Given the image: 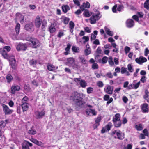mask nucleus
Wrapping results in <instances>:
<instances>
[{"mask_svg": "<svg viewBox=\"0 0 149 149\" xmlns=\"http://www.w3.org/2000/svg\"><path fill=\"white\" fill-rule=\"evenodd\" d=\"M86 96V95L82 93L74 92L72 93L70 98L73 100L77 107H81L85 103L82 100Z\"/></svg>", "mask_w": 149, "mask_h": 149, "instance_id": "f257e3e1", "label": "nucleus"}, {"mask_svg": "<svg viewBox=\"0 0 149 149\" xmlns=\"http://www.w3.org/2000/svg\"><path fill=\"white\" fill-rule=\"evenodd\" d=\"M111 135L115 138L122 140L124 138V135L119 130H117L111 132Z\"/></svg>", "mask_w": 149, "mask_h": 149, "instance_id": "f03ea898", "label": "nucleus"}, {"mask_svg": "<svg viewBox=\"0 0 149 149\" xmlns=\"http://www.w3.org/2000/svg\"><path fill=\"white\" fill-rule=\"evenodd\" d=\"M74 80L77 83V85H80V87L85 88L87 86V83L86 81L84 80L81 79L80 78H74Z\"/></svg>", "mask_w": 149, "mask_h": 149, "instance_id": "7ed1b4c3", "label": "nucleus"}, {"mask_svg": "<svg viewBox=\"0 0 149 149\" xmlns=\"http://www.w3.org/2000/svg\"><path fill=\"white\" fill-rule=\"evenodd\" d=\"M27 40L31 43L32 47L33 48H36L40 45L38 40L35 38L30 37L28 38Z\"/></svg>", "mask_w": 149, "mask_h": 149, "instance_id": "20e7f679", "label": "nucleus"}, {"mask_svg": "<svg viewBox=\"0 0 149 149\" xmlns=\"http://www.w3.org/2000/svg\"><path fill=\"white\" fill-rule=\"evenodd\" d=\"M101 17L100 13L95 15H92L90 18V23L91 24H93L96 23V20H98Z\"/></svg>", "mask_w": 149, "mask_h": 149, "instance_id": "39448f33", "label": "nucleus"}, {"mask_svg": "<svg viewBox=\"0 0 149 149\" xmlns=\"http://www.w3.org/2000/svg\"><path fill=\"white\" fill-rule=\"evenodd\" d=\"M2 106L3 110L5 115H10L12 113L13 110L9 109L7 105L3 104Z\"/></svg>", "mask_w": 149, "mask_h": 149, "instance_id": "423d86ee", "label": "nucleus"}, {"mask_svg": "<svg viewBox=\"0 0 149 149\" xmlns=\"http://www.w3.org/2000/svg\"><path fill=\"white\" fill-rule=\"evenodd\" d=\"M140 82V81L136 83V81H133L132 84H130L127 87V89L129 90L132 89H136L139 87Z\"/></svg>", "mask_w": 149, "mask_h": 149, "instance_id": "0eeeda50", "label": "nucleus"}, {"mask_svg": "<svg viewBox=\"0 0 149 149\" xmlns=\"http://www.w3.org/2000/svg\"><path fill=\"white\" fill-rule=\"evenodd\" d=\"M45 112L43 110L41 111H37L35 112V115L37 119L42 118L45 115Z\"/></svg>", "mask_w": 149, "mask_h": 149, "instance_id": "6e6552de", "label": "nucleus"}, {"mask_svg": "<svg viewBox=\"0 0 149 149\" xmlns=\"http://www.w3.org/2000/svg\"><path fill=\"white\" fill-rule=\"evenodd\" d=\"M42 19L39 16H37L34 22L35 25L36 27L37 28H39L42 24Z\"/></svg>", "mask_w": 149, "mask_h": 149, "instance_id": "1a4fd4ad", "label": "nucleus"}, {"mask_svg": "<svg viewBox=\"0 0 149 149\" xmlns=\"http://www.w3.org/2000/svg\"><path fill=\"white\" fill-rule=\"evenodd\" d=\"M27 48V45L26 44H23L20 43L18 44L17 47L16 49L18 51L21 50L25 51Z\"/></svg>", "mask_w": 149, "mask_h": 149, "instance_id": "9d476101", "label": "nucleus"}, {"mask_svg": "<svg viewBox=\"0 0 149 149\" xmlns=\"http://www.w3.org/2000/svg\"><path fill=\"white\" fill-rule=\"evenodd\" d=\"M75 59L73 58H69L67 59L66 62V65L70 67H71L74 64Z\"/></svg>", "mask_w": 149, "mask_h": 149, "instance_id": "9b49d317", "label": "nucleus"}, {"mask_svg": "<svg viewBox=\"0 0 149 149\" xmlns=\"http://www.w3.org/2000/svg\"><path fill=\"white\" fill-rule=\"evenodd\" d=\"M141 107L142 111L143 113H147L149 112V106L148 104L144 103L142 104L141 105Z\"/></svg>", "mask_w": 149, "mask_h": 149, "instance_id": "f8f14e48", "label": "nucleus"}, {"mask_svg": "<svg viewBox=\"0 0 149 149\" xmlns=\"http://www.w3.org/2000/svg\"><path fill=\"white\" fill-rule=\"evenodd\" d=\"M22 149H30L29 146H32V144L27 141H25L22 145Z\"/></svg>", "mask_w": 149, "mask_h": 149, "instance_id": "ddd939ff", "label": "nucleus"}, {"mask_svg": "<svg viewBox=\"0 0 149 149\" xmlns=\"http://www.w3.org/2000/svg\"><path fill=\"white\" fill-rule=\"evenodd\" d=\"M113 90V87L109 85L106 86L104 88V91L107 94H112Z\"/></svg>", "mask_w": 149, "mask_h": 149, "instance_id": "4468645a", "label": "nucleus"}, {"mask_svg": "<svg viewBox=\"0 0 149 149\" xmlns=\"http://www.w3.org/2000/svg\"><path fill=\"white\" fill-rule=\"evenodd\" d=\"M10 64L12 68L15 69L16 67V60L13 56H11V58L10 61Z\"/></svg>", "mask_w": 149, "mask_h": 149, "instance_id": "2eb2a0df", "label": "nucleus"}, {"mask_svg": "<svg viewBox=\"0 0 149 149\" xmlns=\"http://www.w3.org/2000/svg\"><path fill=\"white\" fill-rule=\"evenodd\" d=\"M136 62L138 64H141L143 63L146 62L147 59L145 57L140 56L139 58H136L135 60Z\"/></svg>", "mask_w": 149, "mask_h": 149, "instance_id": "dca6fc26", "label": "nucleus"}, {"mask_svg": "<svg viewBox=\"0 0 149 149\" xmlns=\"http://www.w3.org/2000/svg\"><path fill=\"white\" fill-rule=\"evenodd\" d=\"M134 25V22L132 19H128L126 22V26L128 28H131Z\"/></svg>", "mask_w": 149, "mask_h": 149, "instance_id": "f3484780", "label": "nucleus"}, {"mask_svg": "<svg viewBox=\"0 0 149 149\" xmlns=\"http://www.w3.org/2000/svg\"><path fill=\"white\" fill-rule=\"evenodd\" d=\"M20 89V88L19 86H12L11 88V93L12 94H14L16 91H19Z\"/></svg>", "mask_w": 149, "mask_h": 149, "instance_id": "a211bd4d", "label": "nucleus"}, {"mask_svg": "<svg viewBox=\"0 0 149 149\" xmlns=\"http://www.w3.org/2000/svg\"><path fill=\"white\" fill-rule=\"evenodd\" d=\"M30 141L32 142H33L34 143L36 144V145L38 146L41 147H43L44 145V144L43 143L40 141H38L36 139L33 138H31V139Z\"/></svg>", "mask_w": 149, "mask_h": 149, "instance_id": "6ab92c4d", "label": "nucleus"}, {"mask_svg": "<svg viewBox=\"0 0 149 149\" xmlns=\"http://www.w3.org/2000/svg\"><path fill=\"white\" fill-rule=\"evenodd\" d=\"M104 100L105 101H108L106 103L107 105L109 104L113 101V99L111 97L109 98V96L107 95H106L104 96Z\"/></svg>", "mask_w": 149, "mask_h": 149, "instance_id": "aec40b11", "label": "nucleus"}, {"mask_svg": "<svg viewBox=\"0 0 149 149\" xmlns=\"http://www.w3.org/2000/svg\"><path fill=\"white\" fill-rule=\"evenodd\" d=\"M90 4L88 2L86 3H84L82 6L80 7V8L81 10L82 11H83L84 10V8H89L90 7Z\"/></svg>", "mask_w": 149, "mask_h": 149, "instance_id": "412c9836", "label": "nucleus"}, {"mask_svg": "<svg viewBox=\"0 0 149 149\" xmlns=\"http://www.w3.org/2000/svg\"><path fill=\"white\" fill-rule=\"evenodd\" d=\"M29 104L28 103H22L21 105L23 111L24 112L27 111L29 108Z\"/></svg>", "mask_w": 149, "mask_h": 149, "instance_id": "4be33fe9", "label": "nucleus"}, {"mask_svg": "<svg viewBox=\"0 0 149 149\" xmlns=\"http://www.w3.org/2000/svg\"><path fill=\"white\" fill-rule=\"evenodd\" d=\"M71 45L70 43H68L67 44V46L66 48L65 49V50L66 51L65 52H64V54L67 55L69 54L70 52V49L71 46Z\"/></svg>", "mask_w": 149, "mask_h": 149, "instance_id": "5701e85b", "label": "nucleus"}, {"mask_svg": "<svg viewBox=\"0 0 149 149\" xmlns=\"http://www.w3.org/2000/svg\"><path fill=\"white\" fill-rule=\"evenodd\" d=\"M49 29L51 33H53L56 31V29L55 27L54 24H51L50 26L49 27Z\"/></svg>", "mask_w": 149, "mask_h": 149, "instance_id": "b1692460", "label": "nucleus"}, {"mask_svg": "<svg viewBox=\"0 0 149 149\" xmlns=\"http://www.w3.org/2000/svg\"><path fill=\"white\" fill-rule=\"evenodd\" d=\"M25 28L26 30L30 32H32L33 30V26L29 24H27L25 25Z\"/></svg>", "mask_w": 149, "mask_h": 149, "instance_id": "393cba45", "label": "nucleus"}, {"mask_svg": "<svg viewBox=\"0 0 149 149\" xmlns=\"http://www.w3.org/2000/svg\"><path fill=\"white\" fill-rule=\"evenodd\" d=\"M74 26V24L72 21H71L69 23V27L70 28V31L72 33L73 32Z\"/></svg>", "mask_w": 149, "mask_h": 149, "instance_id": "a878e982", "label": "nucleus"}, {"mask_svg": "<svg viewBox=\"0 0 149 149\" xmlns=\"http://www.w3.org/2000/svg\"><path fill=\"white\" fill-rule=\"evenodd\" d=\"M145 95L143 96V98L149 103V92L147 90H145Z\"/></svg>", "mask_w": 149, "mask_h": 149, "instance_id": "bb28decb", "label": "nucleus"}, {"mask_svg": "<svg viewBox=\"0 0 149 149\" xmlns=\"http://www.w3.org/2000/svg\"><path fill=\"white\" fill-rule=\"evenodd\" d=\"M120 116L119 113H117L114 116L113 118V122L120 120Z\"/></svg>", "mask_w": 149, "mask_h": 149, "instance_id": "cd10ccee", "label": "nucleus"}, {"mask_svg": "<svg viewBox=\"0 0 149 149\" xmlns=\"http://www.w3.org/2000/svg\"><path fill=\"white\" fill-rule=\"evenodd\" d=\"M1 54L2 56L5 58H8V55L6 52L3 49L0 50Z\"/></svg>", "mask_w": 149, "mask_h": 149, "instance_id": "c85d7f7f", "label": "nucleus"}, {"mask_svg": "<svg viewBox=\"0 0 149 149\" xmlns=\"http://www.w3.org/2000/svg\"><path fill=\"white\" fill-rule=\"evenodd\" d=\"M47 69L49 71H52L56 70V68L53 65L50 64L48 63L47 65Z\"/></svg>", "mask_w": 149, "mask_h": 149, "instance_id": "c756f323", "label": "nucleus"}, {"mask_svg": "<svg viewBox=\"0 0 149 149\" xmlns=\"http://www.w3.org/2000/svg\"><path fill=\"white\" fill-rule=\"evenodd\" d=\"M101 118L100 117H98L95 119V123L94 125V126L96 128L99 125V122L101 120Z\"/></svg>", "mask_w": 149, "mask_h": 149, "instance_id": "7c9ffc66", "label": "nucleus"}, {"mask_svg": "<svg viewBox=\"0 0 149 149\" xmlns=\"http://www.w3.org/2000/svg\"><path fill=\"white\" fill-rule=\"evenodd\" d=\"M8 120H6L5 121L2 120L0 122V127L1 128H4L6 124L8 123Z\"/></svg>", "mask_w": 149, "mask_h": 149, "instance_id": "2f4dec72", "label": "nucleus"}, {"mask_svg": "<svg viewBox=\"0 0 149 149\" xmlns=\"http://www.w3.org/2000/svg\"><path fill=\"white\" fill-rule=\"evenodd\" d=\"M29 64L31 65H32L34 66L38 63V61L36 60L33 59L29 61Z\"/></svg>", "mask_w": 149, "mask_h": 149, "instance_id": "473e14b6", "label": "nucleus"}, {"mask_svg": "<svg viewBox=\"0 0 149 149\" xmlns=\"http://www.w3.org/2000/svg\"><path fill=\"white\" fill-rule=\"evenodd\" d=\"M104 29L107 35L111 36H112L113 35V32L110 31L109 29L106 27H104Z\"/></svg>", "mask_w": 149, "mask_h": 149, "instance_id": "72a5a7b5", "label": "nucleus"}, {"mask_svg": "<svg viewBox=\"0 0 149 149\" xmlns=\"http://www.w3.org/2000/svg\"><path fill=\"white\" fill-rule=\"evenodd\" d=\"M20 25L18 23H17L15 26V30L16 32V35H18L19 31Z\"/></svg>", "mask_w": 149, "mask_h": 149, "instance_id": "f704fd0d", "label": "nucleus"}, {"mask_svg": "<svg viewBox=\"0 0 149 149\" xmlns=\"http://www.w3.org/2000/svg\"><path fill=\"white\" fill-rule=\"evenodd\" d=\"M113 123L114 126L116 127H120L122 124L120 120L113 122Z\"/></svg>", "mask_w": 149, "mask_h": 149, "instance_id": "c9c22d12", "label": "nucleus"}, {"mask_svg": "<svg viewBox=\"0 0 149 149\" xmlns=\"http://www.w3.org/2000/svg\"><path fill=\"white\" fill-rule=\"evenodd\" d=\"M72 49L74 53H78L79 52V48L75 46H73L72 47Z\"/></svg>", "mask_w": 149, "mask_h": 149, "instance_id": "e433bc0d", "label": "nucleus"}, {"mask_svg": "<svg viewBox=\"0 0 149 149\" xmlns=\"http://www.w3.org/2000/svg\"><path fill=\"white\" fill-rule=\"evenodd\" d=\"M62 11L65 13H66L67 11L70 10V8L68 5L63 6L62 7Z\"/></svg>", "mask_w": 149, "mask_h": 149, "instance_id": "4c0bfd02", "label": "nucleus"}, {"mask_svg": "<svg viewBox=\"0 0 149 149\" xmlns=\"http://www.w3.org/2000/svg\"><path fill=\"white\" fill-rule=\"evenodd\" d=\"M47 22L46 20L44 19L42 21V29L43 30H45V28L47 26Z\"/></svg>", "mask_w": 149, "mask_h": 149, "instance_id": "58836bf2", "label": "nucleus"}, {"mask_svg": "<svg viewBox=\"0 0 149 149\" xmlns=\"http://www.w3.org/2000/svg\"><path fill=\"white\" fill-rule=\"evenodd\" d=\"M6 79L8 83H10L13 80V78L10 74H8L6 77Z\"/></svg>", "mask_w": 149, "mask_h": 149, "instance_id": "ea45409f", "label": "nucleus"}, {"mask_svg": "<svg viewBox=\"0 0 149 149\" xmlns=\"http://www.w3.org/2000/svg\"><path fill=\"white\" fill-rule=\"evenodd\" d=\"M79 60L81 61L83 64H86V61L85 59L84 56H80L79 57Z\"/></svg>", "mask_w": 149, "mask_h": 149, "instance_id": "a19ab883", "label": "nucleus"}, {"mask_svg": "<svg viewBox=\"0 0 149 149\" xmlns=\"http://www.w3.org/2000/svg\"><path fill=\"white\" fill-rule=\"evenodd\" d=\"M89 46V45H87L86 46L87 49L85 50V54L86 56L88 55L89 54L91 53V49L89 47H88V46Z\"/></svg>", "mask_w": 149, "mask_h": 149, "instance_id": "79ce46f5", "label": "nucleus"}, {"mask_svg": "<svg viewBox=\"0 0 149 149\" xmlns=\"http://www.w3.org/2000/svg\"><path fill=\"white\" fill-rule=\"evenodd\" d=\"M103 77L109 78H112L113 76L112 73L111 72H107Z\"/></svg>", "mask_w": 149, "mask_h": 149, "instance_id": "37998d69", "label": "nucleus"}, {"mask_svg": "<svg viewBox=\"0 0 149 149\" xmlns=\"http://www.w3.org/2000/svg\"><path fill=\"white\" fill-rule=\"evenodd\" d=\"M83 15L86 17H89L91 15V14L88 10H85Z\"/></svg>", "mask_w": 149, "mask_h": 149, "instance_id": "c03bdc74", "label": "nucleus"}, {"mask_svg": "<svg viewBox=\"0 0 149 149\" xmlns=\"http://www.w3.org/2000/svg\"><path fill=\"white\" fill-rule=\"evenodd\" d=\"M108 60L109 65L111 66H112L114 65V63L112 57H109Z\"/></svg>", "mask_w": 149, "mask_h": 149, "instance_id": "a18cd8bd", "label": "nucleus"}, {"mask_svg": "<svg viewBox=\"0 0 149 149\" xmlns=\"http://www.w3.org/2000/svg\"><path fill=\"white\" fill-rule=\"evenodd\" d=\"M112 124L111 123V122H109L107 124L106 126H105V127L107 129V130L108 131H109L111 129V128L112 127Z\"/></svg>", "mask_w": 149, "mask_h": 149, "instance_id": "49530a36", "label": "nucleus"}, {"mask_svg": "<svg viewBox=\"0 0 149 149\" xmlns=\"http://www.w3.org/2000/svg\"><path fill=\"white\" fill-rule=\"evenodd\" d=\"M144 7L148 9L149 8V0H146L144 4Z\"/></svg>", "mask_w": 149, "mask_h": 149, "instance_id": "de8ad7c7", "label": "nucleus"}, {"mask_svg": "<svg viewBox=\"0 0 149 149\" xmlns=\"http://www.w3.org/2000/svg\"><path fill=\"white\" fill-rule=\"evenodd\" d=\"M128 69L130 72H132L134 71V69L130 64H129L127 66Z\"/></svg>", "mask_w": 149, "mask_h": 149, "instance_id": "09e8293b", "label": "nucleus"}, {"mask_svg": "<svg viewBox=\"0 0 149 149\" xmlns=\"http://www.w3.org/2000/svg\"><path fill=\"white\" fill-rule=\"evenodd\" d=\"M87 93L88 94L91 93H93V89L91 87H89L86 88Z\"/></svg>", "mask_w": 149, "mask_h": 149, "instance_id": "8fccbe9b", "label": "nucleus"}, {"mask_svg": "<svg viewBox=\"0 0 149 149\" xmlns=\"http://www.w3.org/2000/svg\"><path fill=\"white\" fill-rule=\"evenodd\" d=\"M28 133L34 135L36 133V132L35 130L31 128L30 130H29Z\"/></svg>", "mask_w": 149, "mask_h": 149, "instance_id": "3c124183", "label": "nucleus"}, {"mask_svg": "<svg viewBox=\"0 0 149 149\" xmlns=\"http://www.w3.org/2000/svg\"><path fill=\"white\" fill-rule=\"evenodd\" d=\"M16 15L17 16V18H18V17H21V18L22 19V20L20 21V22L22 23V22H23L24 19V16L23 15H22L20 13H17L16 14Z\"/></svg>", "mask_w": 149, "mask_h": 149, "instance_id": "603ef678", "label": "nucleus"}, {"mask_svg": "<svg viewBox=\"0 0 149 149\" xmlns=\"http://www.w3.org/2000/svg\"><path fill=\"white\" fill-rule=\"evenodd\" d=\"M24 88L25 90L27 91H30L31 90V88L29 85H25Z\"/></svg>", "mask_w": 149, "mask_h": 149, "instance_id": "864d4df0", "label": "nucleus"}, {"mask_svg": "<svg viewBox=\"0 0 149 149\" xmlns=\"http://www.w3.org/2000/svg\"><path fill=\"white\" fill-rule=\"evenodd\" d=\"M108 60V58L106 56L104 57L102 59V64H105L107 63Z\"/></svg>", "mask_w": 149, "mask_h": 149, "instance_id": "5fc2aeb1", "label": "nucleus"}, {"mask_svg": "<svg viewBox=\"0 0 149 149\" xmlns=\"http://www.w3.org/2000/svg\"><path fill=\"white\" fill-rule=\"evenodd\" d=\"M28 100V97L26 96H25L22 99V103H27V102Z\"/></svg>", "mask_w": 149, "mask_h": 149, "instance_id": "6e6d98bb", "label": "nucleus"}, {"mask_svg": "<svg viewBox=\"0 0 149 149\" xmlns=\"http://www.w3.org/2000/svg\"><path fill=\"white\" fill-rule=\"evenodd\" d=\"M97 86L100 88H102L103 87L104 84L103 83L100 81H98L97 83Z\"/></svg>", "mask_w": 149, "mask_h": 149, "instance_id": "4d7b16f0", "label": "nucleus"}, {"mask_svg": "<svg viewBox=\"0 0 149 149\" xmlns=\"http://www.w3.org/2000/svg\"><path fill=\"white\" fill-rule=\"evenodd\" d=\"M136 129L139 131H140L143 129V127L141 124H139L138 125H136L135 126Z\"/></svg>", "mask_w": 149, "mask_h": 149, "instance_id": "13d9d810", "label": "nucleus"}, {"mask_svg": "<svg viewBox=\"0 0 149 149\" xmlns=\"http://www.w3.org/2000/svg\"><path fill=\"white\" fill-rule=\"evenodd\" d=\"M82 38L83 39L85 40L83 42L84 43H85L89 40V37L88 36H84Z\"/></svg>", "mask_w": 149, "mask_h": 149, "instance_id": "bf43d9fd", "label": "nucleus"}, {"mask_svg": "<svg viewBox=\"0 0 149 149\" xmlns=\"http://www.w3.org/2000/svg\"><path fill=\"white\" fill-rule=\"evenodd\" d=\"M98 68V65L97 63H94L92 65V68L93 69L95 70L97 69Z\"/></svg>", "mask_w": 149, "mask_h": 149, "instance_id": "052dcab7", "label": "nucleus"}, {"mask_svg": "<svg viewBox=\"0 0 149 149\" xmlns=\"http://www.w3.org/2000/svg\"><path fill=\"white\" fill-rule=\"evenodd\" d=\"M70 19L68 18L65 17L63 19V23L65 24H68Z\"/></svg>", "mask_w": 149, "mask_h": 149, "instance_id": "680f3d73", "label": "nucleus"}, {"mask_svg": "<svg viewBox=\"0 0 149 149\" xmlns=\"http://www.w3.org/2000/svg\"><path fill=\"white\" fill-rule=\"evenodd\" d=\"M127 70V68L125 67H122L121 68V73L123 74Z\"/></svg>", "mask_w": 149, "mask_h": 149, "instance_id": "e2e57ef3", "label": "nucleus"}, {"mask_svg": "<svg viewBox=\"0 0 149 149\" xmlns=\"http://www.w3.org/2000/svg\"><path fill=\"white\" fill-rule=\"evenodd\" d=\"M124 50L125 53L127 54L129 52L130 50V48L129 47L126 46L125 47Z\"/></svg>", "mask_w": 149, "mask_h": 149, "instance_id": "0e129e2a", "label": "nucleus"}, {"mask_svg": "<svg viewBox=\"0 0 149 149\" xmlns=\"http://www.w3.org/2000/svg\"><path fill=\"white\" fill-rule=\"evenodd\" d=\"M91 116L92 115L95 116L97 114V112L95 111V109H91Z\"/></svg>", "mask_w": 149, "mask_h": 149, "instance_id": "69168bd1", "label": "nucleus"}, {"mask_svg": "<svg viewBox=\"0 0 149 149\" xmlns=\"http://www.w3.org/2000/svg\"><path fill=\"white\" fill-rule=\"evenodd\" d=\"M132 146L131 144H128L126 146H125L124 148V149H132Z\"/></svg>", "mask_w": 149, "mask_h": 149, "instance_id": "338daca9", "label": "nucleus"}, {"mask_svg": "<svg viewBox=\"0 0 149 149\" xmlns=\"http://www.w3.org/2000/svg\"><path fill=\"white\" fill-rule=\"evenodd\" d=\"M91 109H86V114L88 115L91 116Z\"/></svg>", "mask_w": 149, "mask_h": 149, "instance_id": "774afa93", "label": "nucleus"}]
</instances>
